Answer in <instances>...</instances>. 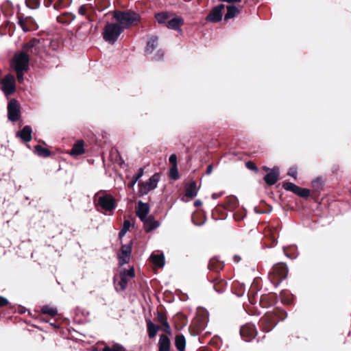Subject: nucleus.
I'll return each instance as SVG.
<instances>
[{"label":"nucleus","mask_w":351,"mask_h":351,"mask_svg":"<svg viewBox=\"0 0 351 351\" xmlns=\"http://www.w3.org/2000/svg\"><path fill=\"white\" fill-rule=\"evenodd\" d=\"M112 19L123 29L137 25L141 21V16L131 10L125 11L114 10Z\"/></svg>","instance_id":"nucleus-1"},{"label":"nucleus","mask_w":351,"mask_h":351,"mask_svg":"<svg viewBox=\"0 0 351 351\" xmlns=\"http://www.w3.org/2000/svg\"><path fill=\"white\" fill-rule=\"evenodd\" d=\"M287 317V313L281 310H277L273 313L267 312L260 319L259 325L263 331L268 332L277 325L278 321L284 320Z\"/></svg>","instance_id":"nucleus-2"},{"label":"nucleus","mask_w":351,"mask_h":351,"mask_svg":"<svg viewBox=\"0 0 351 351\" xmlns=\"http://www.w3.org/2000/svg\"><path fill=\"white\" fill-rule=\"evenodd\" d=\"M123 31L124 30L116 22H107L103 29L101 34L105 41L113 45L117 41Z\"/></svg>","instance_id":"nucleus-3"},{"label":"nucleus","mask_w":351,"mask_h":351,"mask_svg":"<svg viewBox=\"0 0 351 351\" xmlns=\"http://www.w3.org/2000/svg\"><path fill=\"white\" fill-rule=\"evenodd\" d=\"M160 180V176L158 173L154 174L147 181L143 182H139L138 186V193L139 195H145L148 193L155 189L158 186V182Z\"/></svg>","instance_id":"nucleus-4"},{"label":"nucleus","mask_w":351,"mask_h":351,"mask_svg":"<svg viewBox=\"0 0 351 351\" xmlns=\"http://www.w3.org/2000/svg\"><path fill=\"white\" fill-rule=\"evenodd\" d=\"M97 205L108 212L113 211L117 208L114 197L112 195L106 193L98 197Z\"/></svg>","instance_id":"nucleus-5"},{"label":"nucleus","mask_w":351,"mask_h":351,"mask_svg":"<svg viewBox=\"0 0 351 351\" xmlns=\"http://www.w3.org/2000/svg\"><path fill=\"white\" fill-rule=\"evenodd\" d=\"M29 62V58L28 54L23 51L14 55L12 65L14 69L27 70Z\"/></svg>","instance_id":"nucleus-6"},{"label":"nucleus","mask_w":351,"mask_h":351,"mask_svg":"<svg viewBox=\"0 0 351 351\" xmlns=\"http://www.w3.org/2000/svg\"><path fill=\"white\" fill-rule=\"evenodd\" d=\"M1 88L5 95H10L15 92V78L14 75L8 74L1 80Z\"/></svg>","instance_id":"nucleus-7"},{"label":"nucleus","mask_w":351,"mask_h":351,"mask_svg":"<svg viewBox=\"0 0 351 351\" xmlns=\"http://www.w3.org/2000/svg\"><path fill=\"white\" fill-rule=\"evenodd\" d=\"M21 116L19 104L15 99H12L8 104V117L12 122L18 121Z\"/></svg>","instance_id":"nucleus-8"},{"label":"nucleus","mask_w":351,"mask_h":351,"mask_svg":"<svg viewBox=\"0 0 351 351\" xmlns=\"http://www.w3.org/2000/svg\"><path fill=\"white\" fill-rule=\"evenodd\" d=\"M240 335L245 341L250 342L257 335L255 325L248 323L242 326L240 328Z\"/></svg>","instance_id":"nucleus-9"},{"label":"nucleus","mask_w":351,"mask_h":351,"mask_svg":"<svg viewBox=\"0 0 351 351\" xmlns=\"http://www.w3.org/2000/svg\"><path fill=\"white\" fill-rule=\"evenodd\" d=\"M132 242L121 245V252L118 256L119 264L120 266H123V265L129 263L132 254Z\"/></svg>","instance_id":"nucleus-10"},{"label":"nucleus","mask_w":351,"mask_h":351,"mask_svg":"<svg viewBox=\"0 0 351 351\" xmlns=\"http://www.w3.org/2000/svg\"><path fill=\"white\" fill-rule=\"evenodd\" d=\"M23 49L27 53H30L31 54L38 56L42 50V44L40 40L34 38L23 45Z\"/></svg>","instance_id":"nucleus-11"},{"label":"nucleus","mask_w":351,"mask_h":351,"mask_svg":"<svg viewBox=\"0 0 351 351\" xmlns=\"http://www.w3.org/2000/svg\"><path fill=\"white\" fill-rule=\"evenodd\" d=\"M225 8L223 4H219L215 6L206 16V20L212 23H217L221 21L223 13L222 10Z\"/></svg>","instance_id":"nucleus-12"},{"label":"nucleus","mask_w":351,"mask_h":351,"mask_svg":"<svg viewBox=\"0 0 351 351\" xmlns=\"http://www.w3.org/2000/svg\"><path fill=\"white\" fill-rule=\"evenodd\" d=\"M272 272L280 278V281L285 280L289 272L288 267L285 263H280L273 267Z\"/></svg>","instance_id":"nucleus-13"},{"label":"nucleus","mask_w":351,"mask_h":351,"mask_svg":"<svg viewBox=\"0 0 351 351\" xmlns=\"http://www.w3.org/2000/svg\"><path fill=\"white\" fill-rule=\"evenodd\" d=\"M279 169L277 167H274L270 172L264 176V181L269 186H272L276 183L279 177Z\"/></svg>","instance_id":"nucleus-14"},{"label":"nucleus","mask_w":351,"mask_h":351,"mask_svg":"<svg viewBox=\"0 0 351 351\" xmlns=\"http://www.w3.org/2000/svg\"><path fill=\"white\" fill-rule=\"evenodd\" d=\"M141 221L143 222L144 230L147 232H151L160 226L159 221L155 220L154 217L151 215Z\"/></svg>","instance_id":"nucleus-15"},{"label":"nucleus","mask_w":351,"mask_h":351,"mask_svg":"<svg viewBox=\"0 0 351 351\" xmlns=\"http://www.w3.org/2000/svg\"><path fill=\"white\" fill-rule=\"evenodd\" d=\"M210 282L213 284V287L217 293H222L226 290L227 282L224 280L215 277L210 280Z\"/></svg>","instance_id":"nucleus-16"},{"label":"nucleus","mask_w":351,"mask_h":351,"mask_svg":"<svg viewBox=\"0 0 351 351\" xmlns=\"http://www.w3.org/2000/svg\"><path fill=\"white\" fill-rule=\"evenodd\" d=\"M184 24V19L180 16H176L169 19L167 22V27L170 29L180 31L181 26Z\"/></svg>","instance_id":"nucleus-17"},{"label":"nucleus","mask_w":351,"mask_h":351,"mask_svg":"<svg viewBox=\"0 0 351 351\" xmlns=\"http://www.w3.org/2000/svg\"><path fill=\"white\" fill-rule=\"evenodd\" d=\"M149 212V205L147 203H143L141 201L138 202L137 216L141 220H143L147 217Z\"/></svg>","instance_id":"nucleus-18"},{"label":"nucleus","mask_w":351,"mask_h":351,"mask_svg":"<svg viewBox=\"0 0 351 351\" xmlns=\"http://www.w3.org/2000/svg\"><path fill=\"white\" fill-rule=\"evenodd\" d=\"M32 130L29 125H25L21 130L16 133V136L20 137L24 142H29L32 140Z\"/></svg>","instance_id":"nucleus-19"},{"label":"nucleus","mask_w":351,"mask_h":351,"mask_svg":"<svg viewBox=\"0 0 351 351\" xmlns=\"http://www.w3.org/2000/svg\"><path fill=\"white\" fill-rule=\"evenodd\" d=\"M158 346V351H170L171 341L169 338L165 335H160Z\"/></svg>","instance_id":"nucleus-20"},{"label":"nucleus","mask_w":351,"mask_h":351,"mask_svg":"<svg viewBox=\"0 0 351 351\" xmlns=\"http://www.w3.org/2000/svg\"><path fill=\"white\" fill-rule=\"evenodd\" d=\"M197 194V184L195 181H191L186 186L185 197L193 198Z\"/></svg>","instance_id":"nucleus-21"},{"label":"nucleus","mask_w":351,"mask_h":351,"mask_svg":"<svg viewBox=\"0 0 351 351\" xmlns=\"http://www.w3.org/2000/svg\"><path fill=\"white\" fill-rule=\"evenodd\" d=\"M85 152L84 148V141L82 140L77 141L73 146L69 152L70 155L77 156Z\"/></svg>","instance_id":"nucleus-22"},{"label":"nucleus","mask_w":351,"mask_h":351,"mask_svg":"<svg viewBox=\"0 0 351 351\" xmlns=\"http://www.w3.org/2000/svg\"><path fill=\"white\" fill-rule=\"evenodd\" d=\"M224 267V263L222 261L217 259L216 258H211L209 261L208 268L210 270L214 271L215 272H219L221 271Z\"/></svg>","instance_id":"nucleus-23"},{"label":"nucleus","mask_w":351,"mask_h":351,"mask_svg":"<svg viewBox=\"0 0 351 351\" xmlns=\"http://www.w3.org/2000/svg\"><path fill=\"white\" fill-rule=\"evenodd\" d=\"M152 262L159 267H164L165 264V256L163 253L155 254L152 253L150 256Z\"/></svg>","instance_id":"nucleus-24"},{"label":"nucleus","mask_w":351,"mask_h":351,"mask_svg":"<svg viewBox=\"0 0 351 351\" xmlns=\"http://www.w3.org/2000/svg\"><path fill=\"white\" fill-rule=\"evenodd\" d=\"M158 37L156 36H152L147 42L145 47L146 53H152L154 50L157 47Z\"/></svg>","instance_id":"nucleus-25"},{"label":"nucleus","mask_w":351,"mask_h":351,"mask_svg":"<svg viewBox=\"0 0 351 351\" xmlns=\"http://www.w3.org/2000/svg\"><path fill=\"white\" fill-rule=\"evenodd\" d=\"M158 321L164 327V331L169 335H171L172 331L170 327L169 324L167 322V319L166 316L162 313H158L157 316Z\"/></svg>","instance_id":"nucleus-26"},{"label":"nucleus","mask_w":351,"mask_h":351,"mask_svg":"<svg viewBox=\"0 0 351 351\" xmlns=\"http://www.w3.org/2000/svg\"><path fill=\"white\" fill-rule=\"evenodd\" d=\"M175 346L178 351H184L186 339L182 334H178L175 337Z\"/></svg>","instance_id":"nucleus-27"},{"label":"nucleus","mask_w":351,"mask_h":351,"mask_svg":"<svg viewBox=\"0 0 351 351\" xmlns=\"http://www.w3.org/2000/svg\"><path fill=\"white\" fill-rule=\"evenodd\" d=\"M226 9H227V12L224 15L225 21H228L230 19L234 18L239 12V10L238 9V8L233 5H227Z\"/></svg>","instance_id":"nucleus-28"},{"label":"nucleus","mask_w":351,"mask_h":351,"mask_svg":"<svg viewBox=\"0 0 351 351\" xmlns=\"http://www.w3.org/2000/svg\"><path fill=\"white\" fill-rule=\"evenodd\" d=\"M75 19V15L71 12H65L58 17V21L60 23L70 24Z\"/></svg>","instance_id":"nucleus-29"},{"label":"nucleus","mask_w":351,"mask_h":351,"mask_svg":"<svg viewBox=\"0 0 351 351\" xmlns=\"http://www.w3.org/2000/svg\"><path fill=\"white\" fill-rule=\"evenodd\" d=\"M147 328L148 336L150 339L154 338L159 330V326L154 324L150 319L147 320Z\"/></svg>","instance_id":"nucleus-30"},{"label":"nucleus","mask_w":351,"mask_h":351,"mask_svg":"<svg viewBox=\"0 0 351 351\" xmlns=\"http://www.w3.org/2000/svg\"><path fill=\"white\" fill-rule=\"evenodd\" d=\"M34 152L40 157L47 158L51 155V152L40 145L34 147Z\"/></svg>","instance_id":"nucleus-31"},{"label":"nucleus","mask_w":351,"mask_h":351,"mask_svg":"<svg viewBox=\"0 0 351 351\" xmlns=\"http://www.w3.org/2000/svg\"><path fill=\"white\" fill-rule=\"evenodd\" d=\"M170 14L167 12H158L155 14V19L160 24H165L169 20Z\"/></svg>","instance_id":"nucleus-32"},{"label":"nucleus","mask_w":351,"mask_h":351,"mask_svg":"<svg viewBox=\"0 0 351 351\" xmlns=\"http://www.w3.org/2000/svg\"><path fill=\"white\" fill-rule=\"evenodd\" d=\"M144 170L143 168H139L138 169L137 173L134 175L131 179V180L129 182L128 186V187L132 188L135 184L137 182V181L143 176Z\"/></svg>","instance_id":"nucleus-33"},{"label":"nucleus","mask_w":351,"mask_h":351,"mask_svg":"<svg viewBox=\"0 0 351 351\" xmlns=\"http://www.w3.org/2000/svg\"><path fill=\"white\" fill-rule=\"evenodd\" d=\"M131 226L130 221L129 220H125L123 221L122 228L119 232V238L121 239L126 234V232L129 230Z\"/></svg>","instance_id":"nucleus-34"},{"label":"nucleus","mask_w":351,"mask_h":351,"mask_svg":"<svg viewBox=\"0 0 351 351\" xmlns=\"http://www.w3.org/2000/svg\"><path fill=\"white\" fill-rule=\"evenodd\" d=\"M282 187L285 190L291 191L293 193H296L299 190V186L292 182H285L282 184Z\"/></svg>","instance_id":"nucleus-35"},{"label":"nucleus","mask_w":351,"mask_h":351,"mask_svg":"<svg viewBox=\"0 0 351 351\" xmlns=\"http://www.w3.org/2000/svg\"><path fill=\"white\" fill-rule=\"evenodd\" d=\"M42 312L44 314L49 315L54 317L58 314V311L56 308H53L49 305L43 306L42 308Z\"/></svg>","instance_id":"nucleus-36"},{"label":"nucleus","mask_w":351,"mask_h":351,"mask_svg":"<svg viewBox=\"0 0 351 351\" xmlns=\"http://www.w3.org/2000/svg\"><path fill=\"white\" fill-rule=\"evenodd\" d=\"M102 351H125V349L121 344L115 343L112 347L105 346Z\"/></svg>","instance_id":"nucleus-37"},{"label":"nucleus","mask_w":351,"mask_h":351,"mask_svg":"<svg viewBox=\"0 0 351 351\" xmlns=\"http://www.w3.org/2000/svg\"><path fill=\"white\" fill-rule=\"evenodd\" d=\"M26 5L32 10L38 9L40 5V0H25Z\"/></svg>","instance_id":"nucleus-38"},{"label":"nucleus","mask_w":351,"mask_h":351,"mask_svg":"<svg viewBox=\"0 0 351 351\" xmlns=\"http://www.w3.org/2000/svg\"><path fill=\"white\" fill-rule=\"evenodd\" d=\"M310 193L311 192L309 189L306 188H301L299 186V190L295 194L301 197L307 198L309 197Z\"/></svg>","instance_id":"nucleus-39"},{"label":"nucleus","mask_w":351,"mask_h":351,"mask_svg":"<svg viewBox=\"0 0 351 351\" xmlns=\"http://www.w3.org/2000/svg\"><path fill=\"white\" fill-rule=\"evenodd\" d=\"M120 281L118 282V285L120 286V290L123 291L126 289L128 286V280L127 278L122 276L121 274H119Z\"/></svg>","instance_id":"nucleus-40"},{"label":"nucleus","mask_w":351,"mask_h":351,"mask_svg":"<svg viewBox=\"0 0 351 351\" xmlns=\"http://www.w3.org/2000/svg\"><path fill=\"white\" fill-rule=\"evenodd\" d=\"M122 276H123L125 278H133L134 276V268L132 267L129 269H123L121 273Z\"/></svg>","instance_id":"nucleus-41"},{"label":"nucleus","mask_w":351,"mask_h":351,"mask_svg":"<svg viewBox=\"0 0 351 351\" xmlns=\"http://www.w3.org/2000/svg\"><path fill=\"white\" fill-rule=\"evenodd\" d=\"M169 176L171 179L176 180L179 178V173L177 167H172L170 169Z\"/></svg>","instance_id":"nucleus-42"},{"label":"nucleus","mask_w":351,"mask_h":351,"mask_svg":"<svg viewBox=\"0 0 351 351\" xmlns=\"http://www.w3.org/2000/svg\"><path fill=\"white\" fill-rule=\"evenodd\" d=\"M165 53L162 49L157 51L156 53L154 56V60L156 61H160L164 58Z\"/></svg>","instance_id":"nucleus-43"},{"label":"nucleus","mask_w":351,"mask_h":351,"mask_svg":"<svg viewBox=\"0 0 351 351\" xmlns=\"http://www.w3.org/2000/svg\"><path fill=\"white\" fill-rule=\"evenodd\" d=\"M297 168L295 167H292L289 169V171L287 173V175L293 178L295 180L297 178Z\"/></svg>","instance_id":"nucleus-44"},{"label":"nucleus","mask_w":351,"mask_h":351,"mask_svg":"<svg viewBox=\"0 0 351 351\" xmlns=\"http://www.w3.org/2000/svg\"><path fill=\"white\" fill-rule=\"evenodd\" d=\"M245 166L248 169H250L252 171H258L257 167L253 162H251V161L247 162L245 163Z\"/></svg>","instance_id":"nucleus-45"},{"label":"nucleus","mask_w":351,"mask_h":351,"mask_svg":"<svg viewBox=\"0 0 351 351\" xmlns=\"http://www.w3.org/2000/svg\"><path fill=\"white\" fill-rule=\"evenodd\" d=\"M16 71V77H17V79H18V81L19 82H22L23 81V71L25 70H18V69H14Z\"/></svg>","instance_id":"nucleus-46"},{"label":"nucleus","mask_w":351,"mask_h":351,"mask_svg":"<svg viewBox=\"0 0 351 351\" xmlns=\"http://www.w3.org/2000/svg\"><path fill=\"white\" fill-rule=\"evenodd\" d=\"M169 161L173 165L172 167H177V156L176 154H171L169 158Z\"/></svg>","instance_id":"nucleus-47"},{"label":"nucleus","mask_w":351,"mask_h":351,"mask_svg":"<svg viewBox=\"0 0 351 351\" xmlns=\"http://www.w3.org/2000/svg\"><path fill=\"white\" fill-rule=\"evenodd\" d=\"M18 24L20 26V27H21V29L25 32H29V28L25 25V23L23 20H21L20 19L18 22Z\"/></svg>","instance_id":"nucleus-48"},{"label":"nucleus","mask_w":351,"mask_h":351,"mask_svg":"<svg viewBox=\"0 0 351 351\" xmlns=\"http://www.w3.org/2000/svg\"><path fill=\"white\" fill-rule=\"evenodd\" d=\"M9 304L8 299L3 296L0 295V307L7 306Z\"/></svg>","instance_id":"nucleus-49"},{"label":"nucleus","mask_w":351,"mask_h":351,"mask_svg":"<svg viewBox=\"0 0 351 351\" xmlns=\"http://www.w3.org/2000/svg\"><path fill=\"white\" fill-rule=\"evenodd\" d=\"M78 13L82 16H84L86 14V8L85 5H82L81 6H80V8H78Z\"/></svg>","instance_id":"nucleus-50"},{"label":"nucleus","mask_w":351,"mask_h":351,"mask_svg":"<svg viewBox=\"0 0 351 351\" xmlns=\"http://www.w3.org/2000/svg\"><path fill=\"white\" fill-rule=\"evenodd\" d=\"M223 194V192L221 193H215L212 195V198L214 199L219 198Z\"/></svg>","instance_id":"nucleus-51"},{"label":"nucleus","mask_w":351,"mask_h":351,"mask_svg":"<svg viewBox=\"0 0 351 351\" xmlns=\"http://www.w3.org/2000/svg\"><path fill=\"white\" fill-rule=\"evenodd\" d=\"M53 1V0H43V3L46 8H48L52 4Z\"/></svg>","instance_id":"nucleus-52"},{"label":"nucleus","mask_w":351,"mask_h":351,"mask_svg":"<svg viewBox=\"0 0 351 351\" xmlns=\"http://www.w3.org/2000/svg\"><path fill=\"white\" fill-rule=\"evenodd\" d=\"M219 1H222V2L229 3H239L242 0H219Z\"/></svg>","instance_id":"nucleus-53"},{"label":"nucleus","mask_w":351,"mask_h":351,"mask_svg":"<svg viewBox=\"0 0 351 351\" xmlns=\"http://www.w3.org/2000/svg\"><path fill=\"white\" fill-rule=\"evenodd\" d=\"M213 169V165H209L207 167V169H206V174L207 175H210L212 173Z\"/></svg>","instance_id":"nucleus-54"},{"label":"nucleus","mask_w":351,"mask_h":351,"mask_svg":"<svg viewBox=\"0 0 351 351\" xmlns=\"http://www.w3.org/2000/svg\"><path fill=\"white\" fill-rule=\"evenodd\" d=\"M202 201H201V200H199V199H197V200H195V201L194 202V206H195V207H197V206H201V205H202Z\"/></svg>","instance_id":"nucleus-55"},{"label":"nucleus","mask_w":351,"mask_h":351,"mask_svg":"<svg viewBox=\"0 0 351 351\" xmlns=\"http://www.w3.org/2000/svg\"><path fill=\"white\" fill-rule=\"evenodd\" d=\"M264 170L266 171H270L271 169L269 168V167H264Z\"/></svg>","instance_id":"nucleus-56"},{"label":"nucleus","mask_w":351,"mask_h":351,"mask_svg":"<svg viewBox=\"0 0 351 351\" xmlns=\"http://www.w3.org/2000/svg\"><path fill=\"white\" fill-rule=\"evenodd\" d=\"M99 193H101V191H99V192H97V193L95 195V198H96L97 197H99Z\"/></svg>","instance_id":"nucleus-57"},{"label":"nucleus","mask_w":351,"mask_h":351,"mask_svg":"<svg viewBox=\"0 0 351 351\" xmlns=\"http://www.w3.org/2000/svg\"><path fill=\"white\" fill-rule=\"evenodd\" d=\"M234 258H235L236 260H238V258H237V256H234Z\"/></svg>","instance_id":"nucleus-58"},{"label":"nucleus","mask_w":351,"mask_h":351,"mask_svg":"<svg viewBox=\"0 0 351 351\" xmlns=\"http://www.w3.org/2000/svg\"><path fill=\"white\" fill-rule=\"evenodd\" d=\"M234 258H235L236 260H238V258H237V256H234Z\"/></svg>","instance_id":"nucleus-59"}]
</instances>
